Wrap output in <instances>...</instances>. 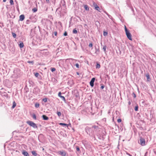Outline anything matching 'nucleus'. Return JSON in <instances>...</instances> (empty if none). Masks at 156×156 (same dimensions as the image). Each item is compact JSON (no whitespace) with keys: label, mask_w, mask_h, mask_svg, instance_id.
Masks as SVG:
<instances>
[{"label":"nucleus","mask_w":156,"mask_h":156,"mask_svg":"<svg viewBox=\"0 0 156 156\" xmlns=\"http://www.w3.org/2000/svg\"><path fill=\"white\" fill-rule=\"evenodd\" d=\"M125 29L126 33L129 31L127 29L126 26H125Z\"/></svg>","instance_id":"obj_32"},{"label":"nucleus","mask_w":156,"mask_h":156,"mask_svg":"<svg viewBox=\"0 0 156 156\" xmlns=\"http://www.w3.org/2000/svg\"><path fill=\"white\" fill-rule=\"evenodd\" d=\"M76 150L77 151H79L80 152V148H79V147L78 146H76Z\"/></svg>","instance_id":"obj_19"},{"label":"nucleus","mask_w":156,"mask_h":156,"mask_svg":"<svg viewBox=\"0 0 156 156\" xmlns=\"http://www.w3.org/2000/svg\"><path fill=\"white\" fill-rule=\"evenodd\" d=\"M75 66L77 68H79V65L78 63L76 64L75 65Z\"/></svg>","instance_id":"obj_36"},{"label":"nucleus","mask_w":156,"mask_h":156,"mask_svg":"<svg viewBox=\"0 0 156 156\" xmlns=\"http://www.w3.org/2000/svg\"><path fill=\"white\" fill-rule=\"evenodd\" d=\"M58 153L62 156H65L66 155V153L65 151H59Z\"/></svg>","instance_id":"obj_4"},{"label":"nucleus","mask_w":156,"mask_h":156,"mask_svg":"<svg viewBox=\"0 0 156 156\" xmlns=\"http://www.w3.org/2000/svg\"><path fill=\"white\" fill-rule=\"evenodd\" d=\"M73 33L74 34H76L77 33V31L76 28L74 29L73 30Z\"/></svg>","instance_id":"obj_15"},{"label":"nucleus","mask_w":156,"mask_h":156,"mask_svg":"<svg viewBox=\"0 0 156 156\" xmlns=\"http://www.w3.org/2000/svg\"><path fill=\"white\" fill-rule=\"evenodd\" d=\"M44 150V148H43V149H42V150H43H43Z\"/></svg>","instance_id":"obj_48"},{"label":"nucleus","mask_w":156,"mask_h":156,"mask_svg":"<svg viewBox=\"0 0 156 156\" xmlns=\"http://www.w3.org/2000/svg\"><path fill=\"white\" fill-rule=\"evenodd\" d=\"M75 60L74 59H73V58H69V59H66V60Z\"/></svg>","instance_id":"obj_39"},{"label":"nucleus","mask_w":156,"mask_h":156,"mask_svg":"<svg viewBox=\"0 0 156 156\" xmlns=\"http://www.w3.org/2000/svg\"><path fill=\"white\" fill-rule=\"evenodd\" d=\"M108 34V33L107 32H105V31H104V32H103V35L104 36H106V35H107Z\"/></svg>","instance_id":"obj_27"},{"label":"nucleus","mask_w":156,"mask_h":156,"mask_svg":"<svg viewBox=\"0 0 156 156\" xmlns=\"http://www.w3.org/2000/svg\"><path fill=\"white\" fill-rule=\"evenodd\" d=\"M39 104L38 103H36L35 105V107L37 108H38L39 107Z\"/></svg>","instance_id":"obj_31"},{"label":"nucleus","mask_w":156,"mask_h":156,"mask_svg":"<svg viewBox=\"0 0 156 156\" xmlns=\"http://www.w3.org/2000/svg\"><path fill=\"white\" fill-rule=\"evenodd\" d=\"M39 75V74L38 73H36L35 74V76L37 77Z\"/></svg>","instance_id":"obj_26"},{"label":"nucleus","mask_w":156,"mask_h":156,"mask_svg":"<svg viewBox=\"0 0 156 156\" xmlns=\"http://www.w3.org/2000/svg\"><path fill=\"white\" fill-rule=\"evenodd\" d=\"M126 33L128 38L130 40H132L131 35L129 31Z\"/></svg>","instance_id":"obj_3"},{"label":"nucleus","mask_w":156,"mask_h":156,"mask_svg":"<svg viewBox=\"0 0 156 156\" xmlns=\"http://www.w3.org/2000/svg\"><path fill=\"white\" fill-rule=\"evenodd\" d=\"M25 18L24 16L23 15H21L20 16V21L23 20Z\"/></svg>","instance_id":"obj_9"},{"label":"nucleus","mask_w":156,"mask_h":156,"mask_svg":"<svg viewBox=\"0 0 156 156\" xmlns=\"http://www.w3.org/2000/svg\"><path fill=\"white\" fill-rule=\"evenodd\" d=\"M106 47H107L106 45H105L103 46V49L104 50V51L105 52L106 51Z\"/></svg>","instance_id":"obj_24"},{"label":"nucleus","mask_w":156,"mask_h":156,"mask_svg":"<svg viewBox=\"0 0 156 156\" xmlns=\"http://www.w3.org/2000/svg\"><path fill=\"white\" fill-rule=\"evenodd\" d=\"M121 121H122V120L121 119H119L117 120V122L119 123L121 122Z\"/></svg>","instance_id":"obj_35"},{"label":"nucleus","mask_w":156,"mask_h":156,"mask_svg":"<svg viewBox=\"0 0 156 156\" xmlns=\"http://www.w3.org/2000/svg\"><path fill=\"white\" fill-rule=\"evenodd\" d=\"M92 46H93V44H92V43H90L89 44V46L90 47H92Z\"/></svg>","instance_id":"obj_34"},{"label":"nucleus","mask_w":156,"mask_h":156,"mask_svg":"<svg viewBox=\"0 0 156 156\" xmlns=\"http://www.w3.org/2000/svg\"><path fill=\"white\" fill-rule=\"evenodd\" d=\"M27 123L30 126L34 128H37V126L36 124L33 122L31 121L27 122Z\"/></svg>","instance_id":"obj_1"},{"label":"nucleus","mask_w":156,"mask_h":156,"mask_svg":"<svg viewBox=\"0 0 156 156\" xmlns=\"http://www.w3.org/2000/svg\"><path fill=\"white\" fill-rule=\"evenodd\" d=\"M133 94L134 95V98H135L136 97V94L134 93H133Z\"/></svg>","instance_id":"obj_43"},{"label":"nucleus","mask_w":156,"mask_h":156,"mask_svg":"<svg viewBox=\"0 0 156 156\" xmlns=\"http://www.w3.org/2000/svg\"><path fill=\"white\" fill-rule=\"evenodd\" d=\"M146 76L147 77V80L149 81V80L150 79L149 75L148 74H147L146 75Z\"/></svg>","instance_id":"obj_17"},{"label":"nucleus","mask_w":156,"mask_h":156,"mask_svg":"<svg viewBox=\"0 0 156 156\" xmlns=\"http://www.w3.org/2000/svg\"><path fill=\"white\" fill-rule=\"evenodd\" d=\"M93 128H94L95 129H98V126H92Z\"/></svg>","instance_id":"obj_28"},{"label":"nucleus","mask_w":156,"mask_h":156,"mask_svg":"<svg viewBox=\"0 0 156 156\" xmlns=\"http://www.w3.org/2000/svg\"><path fill=\"white\" fill-rule=\"evenodd\" d=\"M95 80V78H93L91 80H90V86L92 87H93L94 85V82Z\"/></svg>","instance_id":"obj_5"},{"label":"nucleus","mask_w":156,"mask_h":156,"mask_svg":"<svg viewBox=\"0 0 156 156\" xmlns=\"http://www.w3.org/2000/svg\"><path fill=\"white\" fill-rule=\"evenodd\" d=\"M138 106H136L135 107V111H137L138 110Z\"/></svg>","instance_id":"obj_33"},{"label":"nucleus","mask_w":156,"mask_h":156,"mask_svg":"<svg viewBox=\"0 0 156 156\" xmlns=\"http://www.w3.org/2000/svg\"><path fill=\"white\" fill-rule=\"evenodd\" d=\"M61 92H59L58 94V96L61 98L62 100L64 101H65V99L64 97L61 96Z\"/></svg>","instance_id":"obj_6"},{"label":"nucleus","mask_w":156,"mask_h":156,"mask_svg":"<svg viewBox=\"0 0 156 156\" xmlns=\"http://www.w3.org/2000/svg\"><path fill=\"white\" fill-rule=\"evenodd\" d=\"M44 102H46L47 101V98H44L42 100Z\"/></svg>","instance_id":"obj_20"},{"label":"nucleus","mask_w":156,"mask_h":156,"mask_svg":"<svg viewBox=\"0 0 156 156\" xmlns=\"http://www.w3.org/2000/svg\"><path fill=\"white\" fill-rule=\"evenodd\" d=\"M59 125H60L61 126H66L67 127L68 126L65 123H59Z\"/></svg>","instance_id":"obj_13"},{"label":"nucleus","mask_w":156,"mask_h":156,"mask_svg":"<svg viewBox=\"0 0 156 156\" xmlns=\"http://www.w3.org/2000/svg\"><path fill=\"white\" fill-rule=\"evenodd\" d=\"M140 143L142 146L145 145V139L142 138H140Z\"/></svg>","instance_id":"obj_2"},{"label":"nucleus","mask_w":156,"mask_h":156,"mask_svg":"<svg viewBox=\"0 0 156 156\" xmlns=\"http://www.w3.org/2000/svg\"><path fill=\"white\" fill-rule=\"evenodd\" d=\"M47 49H44V50H41V51H47Z\"/></svg>","instance_id":"obj_45"},{"label":"nucleus","mask_w":156,"mask_h":156,"mask_svg":"<svg viewBox=\"0 0 156 156\" xmlns=\"http://www.w3.org/2000/svg\"><path fill=\"white\" fill-rule=\"evenodd\" d=\"M6 0H3V2H6Z\"/></svg>","instance_id":"obj_46"},{"label":"nucleus","mask_w":156,"mask_h":156,"mask_svg":"<svg viewBox=\"0 0 156 156\" xmlns=\"http://www.w3.org/2000/svg\"><path fill=\"white\" fill-rule=\"evenodd\" d=\"M57 115H58V116H59V117H60L61 116V113L60 112H57Z\"/></svg>","instance_id":"obj_18"},{"label":"nucleus","mask_w":156,"mask_h":156,"mask_svg":"<svg viewBox=\"0 0 156 156\" xmlns=\"http://www.w3.org/2000/svg\"><path fill=\"white\" fill-rule=\"evenodd\" d=\"M28 63H32V64H33V62H31V61H28L27 62Z\"/></svg>","instance_id":"obj_40"},{"label":"nucleus","mask_w":156,"mask_h":156,"mask_svg":"<svg viewBox=\"0 0 156 156\" xmlns=\"http://www.w3.org/2000/svg\"><path fill=\"white\" fill-rule=\"evenodd\" d=\"M32 11L34 12H35L37 11V9L36 8H34L32 9Z\"/></svg>","instance_id":"obj_23"},{"label":"nucleus","mask_w":156,"mask_h":156,"mask_svg":"<svg viewBox=\"0 0 156 156\" xmlns=\"http://www.w3.org/2000/svg\"><path fill=\"white\" fill-rule=\"evenodd\" d=\"M104 87V86H102L101 87V89H103Z\"/></svg>","instance_id":"obj_41"},{"label":"nucleus","mask_w":156,"mask_h":156,"mask_svg":"<svg viewBox=\"0 0 156 156\" xmlns=\"http://www.w3.org/2000/svg\"><path fill=\"white\" fill-rule=\"evenodd\" d=\"M43 119L45 120H47L48 119V118L45 115H43L42 116Z\"/></svg>","instance_id":"obj_10"},{"label":"nucleus","mask_w":156,"mask_h":156,"mask_svg":"<svg viewBox=\"0 0 156 156\" xmlns=\"http://www.w3.org/2000/svg\"><path fill=\"white\" fill-rule=\"evenodd\" d=\"M94 7H95V9L96 10H98V11H100L99 10V9H100L99 7V6H98V5H97V4H96V3H94Z\"/></svg>","instance_id":"obj_7"},{"label":"nucleus","mask_w":156,"mask_h":156,"mask_svg":"<svg viewBox=\"0 0 156 156\" xmlns=\"http://www.w3.org/2000/svg\"><path fill=\"white\" fill-rule=\"evenodd\" d=\"M32 117L33 118L35 119H36V115L35 114H33V115H32Z\"/></svg>","instance_id":"obj_22"},{"label":"nucleus","mask_w":156,"mask_h":156,"mask_svg":"<svg viewBox=\"0 0 156 156\" xmlns=\"http://www.w3.org/2000/svg\"><path fill=\"white\" fill-rule=\"evenodd\" d=\"M127 154L129 156H132V155L130 154H129L128 153H127Z\"/></svg>","instance_id":"obj_42"},{"label":"nucleus","mask_w":156,"mask_h":156,"mask_svg":"<svg viewBox=\"0 0 156 156\" xmlns=\"http://www.w3.org/2000/svg\"><path fill=\"white\" fill-rule=\"evenodd\" d=\"M46 1H49V0H46Z\"/></svg>","instance_id":"obj_49"},{"label":"nucleus","mask_w":156,"mask_h":156,"mask_svg":"<svg viewBox=\"0 0 156 156\" xmlns=\"http://www.w3.org/2000/svg\"><path fill=\"white\" fill-rule=\"evenodd\" d=\"M24 45L23 44V42H22L21 43H20L19 44V46L20 48H22L23 47Z\"/></svg>","instance_id":"obj_16"},{"label":"nucleus","mask_w":156,"mask_h":156,"mask_svg":"<svg viewBox=\"0 0 156 156\" xmlns=\"http://www.w3.org/2000/svg\"><path fill=\"white\" fill-rule=\"evenodd\" d=\"M51 70L52 72H53L55 71V68H51Z\"/></svg>","instance_id":"obj_30"},{"label":"nucleus","mask_w":156,"mask_h":156,"mask_svg":"<svg viewBox=\"0 0 156 156\" xmlns=\"http://www.w3.org/2000/svg\"><path fill=\"white\" fill-rule=\"evenodd\" d=\"M31 153L32 154L35 156H37V154L36 153V152L35 151H33L31 152Z\"/></svg>","instance_id":"obj_12"},{"label":"nucleus","mask_w":156,"mask_h":156,"mask_svg":"<svg viewBox=\"0 0 156 156\" xmlns=\"http://www.w3.org/2000/svg\"><path fill=\"white\" fill-rule=\"evenodd\" d=\"M129 105H130L131 104V102L129 101L128 103Z\"/></svg>","instance_id":"obj_47"},{"label":"nucleus","mask_w":156,"mask_h":156,"mask_svg":"<svg viewBox=\"0 0 156 156\" xmlns=\"http://www.w3.org/2000/svg\"><path fill=\"white\" fill-rule=\"evenodd\" d=\"M22 154L24 156H29V154L26 151H23Z\"/></svg>","instance_id":"obj_8"},{"label":"nucleus","mask_w":156,"mask_h":156,"mask_svg":"<svg viewBox=\"0 0 156 156\" xmlns=\"http://www.w3.org/2000/svg\"><path fill=\"white\" fill-rule=\"evenodd\" d=\"M10 3L11 5L14 4V2L13 0H10Z\"/></svg>","instance_id":"obj_21"},{"label":"nucleus","mask_w":156,"mask_h":156,"mask_svg":"<svg viewBox=\"0 0 156 156\" xmlns=\"http://www.w3.org/2000/svg\"><path fill=\"white\" fill-rule=\"evenodd\" d=\"M67 35V34L66 32H65L64 34V36H66Z\"/></svg>","instance_id":"obj_37"},{"label":"nucleus","mask_w":156,"mask_h":156,"mask_svg":"<svg viewBox=\"0 0 156 156\" xmlns=\"http://www.w3.org/2000/svg\"><path fill=\"white\" fill-rule=\"evenodd\" d=\"M84 8L87 11L89 10V8H88V6L87 5H84Z\"/></svg>","instance_id":"obj_14"},{"label":"nucleus","mask_w":156,"mask_h":156,"mask_svg":"<svg viewBox=\"0 0 156 156\" xmlns=\"http://www.w3.org/2000/svg\"><path fill=\"white\" fill-rule=\"evenodd\" d=\"M99 51V50L98 49H96V52H97V51Z\"/></svg>","instance_id":"obj_44"},{"label":"nucleus","mask_w":156,"mask_h":156,"mask_svg":"<svg viewBox=\"0 0 156 156\" xmlns=\"http://www.w3.org/2000/svg\"><path fill=\"white\" fill-rule=\"evenodd\" d=\"M100 67V65L98 63H97L96 66V68H99Z\"/></svg>","instance_id":"obj_25"},{"label":"nucleus","mask_w":156,"mask_h":156,"mask_svg":"<svg viewBox=\"0 0 156 156\" xmlns=\"http://www.w3.org/2000/svg\"><path fill=\"white\" fill-rule=\"evenodd\" d=\"M12 36L13 37L15 38L16 37V34L15 33H12Z\"/></svg>","instance_id":"obj_29"},{"label":"nucleus","mask_w":156,"mask_h":156,"mask_svg":"<svg viewBox=\"0 0 156 156\" xmlns=\"http://www.w3.org/2000/svg\"><path fill=\"white\" fill-rule=\"evenodd\" d=\"M16 106V103L15 101H14L13 102L12 106V108H14Z\"/></svg>","instance_id":"obj_11"},{"label":"nucleus","mask_w":156,"mask_h":156,"mask_svg":"<svg viewBox=\"0 0 156 156\" xmlns=\"http://www.w3.org/2000/svg\"><path fill=\"white\" fill-rule=\"evenodd\" d=\"M54 34L55 36H57V32L55 31L54 32Z\"/></svg>","instance_id":"obj_38"}]
</instances>
